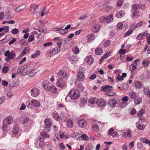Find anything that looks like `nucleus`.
Returning <instances> with one entry per match:
<instances>
[{
  "mask_svg": "<svg viewBox=\"0 0 150 150\" xmlns=\"http://www.w3.org/2000/svg\"><path fill=\"white\" fill-rule=\"evenodd\" d=\"M21 73L23 76H25L28 74L27 69H26V65H23L21 69Z\"/></svg>",
  "mask_w": 150,
  "mask_h": 150,
  "instance_id": "a211bd4d",
  "label": "nucleus"
},
{
  "mask_svg": "<svg viewBox=\"0 0 150 150\" xmlns=\"http://www.w3.org/2000/svg\"><path fill=\"white\" fill-rule=\"evenodd\" d=\"M4 55L7 57L5 59V60L8 62V59H12L14 58L16 56V53L13 51L10 52L9 50H7L5 52Z\"/></svg>",
  "mask_w": 150,
  "mask_h": 150,
  "instance_id": "7ed1b4c3",
  "label": "nucleus"
},
{
  "mask_svg": "<svg viewBox=\"0 0 150 150\" xmlns=\"http://www.w3.org/2000/svg\"><path fill=\"white\" fill-rule=\"evenodd\" d=\"M129 96L132 99H135L136 96V94L134 92H131L129 93Z\"/></svg>",
  "mask_w": 150,
  "mask_h": 150,
  "instance_id": "4c0bfd02",
  "label": "nucleus"
},
{
  "mask_svg": "<svg viewBox=\"0 0 150 150\" xmlns=\"http://www.w3.org/2000/svg\"><path fill=\"white\" fill-rule=\"evenodd\" d=\"M40 54V52L39 50L36 51L35 53L31 55V57L32 58H34L38 56Z\"/></svg>",
  "mask_w": 150,
  "mask_h": 150,
  "instance_id": "c756f323",
  "label": "nucleus"
},
{
  "mask_svg": "<svg viewBox=\"0 0 150 150\" xmlns=\"http://www.w3.org/2000/svg\"><path fill=\"white\" fill-rule=\"evenodd\" d=\"M133 33V31L132 30H129L124 35V37H126L127 36H129L132 34Z\"/></svg>",
  "mask_w": 150,
  "mask_h": 150,
  "instance_id": "603ef678",
  "label": "nucleus"
},
{
  "mask_svg": "<svg viewBox=\"0 0 150 150\" xmlns=\"http://www.w3.org/2000/svg\"><path fill=\"white\" fill-rule=\"evenodd\" d=\"M110 43V41L109 40H107L104 43V47H108Z\"/></svg>",
  "mask_w": 150,
  "mask_h": 150,
  "instance_id": "09e8293b",
  "label": "nucleus"
},
{
  "mask_svg": "<svg viewBox=\"0 0 150 150\" xmlns=\"http://www.w3.org/2000/svg\"><path fill=\"white\" fill-rule=\"evenodd\" d=\"M124 13L123 11H120L117 13L116 16L117 18H120L124 15Z\"/></svg>",
  "mask_w": 150,
  "mask_h": 150,
  "instance_id": "e433bc0d",
  "label": "nucleus"
},
{
  "mask_svg": "<svg viewBox=\"0 0 150 150\" xmlns=\"http://www.w3.org/2000/svg\"><path fill=\"white\" fill-rule=\"evenodd\" d=\"M149 61L146 59L144 60L142 64L144 66H146L148 65L149 64Z\"/></svg>",
  "mask_w": 150,
  "mask_h": 150,
  "instance_id": "8fccbe9b",
  "label": "nucleus"
},
{
  "mask_svg": "<svg viewBox=\"0 0 150 150\" xmlns=\"http://www.w3.org/2000/svg\"><path fill=\"white\" fill-rule=\"evenodd\" d=\"M106 103L105 100L102 98L99 99L98 100L97 99V101L96 103Z\"/></svg>",
  "mask_w": 150,
  "mask_h": 150,
  "instance_id": "864d4df0",
  "label": "nucleus"
},
{
  "mask_svg": "<svg viewBox=\"0 0 150 150\" xmlns=\"http://www.w3.org/2000/svg\"><path fill=\"white\" fill-rule=\"evenodd\" d=\"M57 86L58 87L63 88L67 86V83L65 81L62 79H58L56 82Z\"/></svg>",
  "mask_w": 150,
  "mask_h": 150,
  "instance_id": "39448f33",
  "label": "nucleus"
},
{
  "mask_svg": "<svg viewBox=\"0 0 150 150\" xmlns=\"http://www.w3.org/2000/svg\"><path fill=\"white\" fill-rule=\"evenodd\" d=\"M68 32V31L66 30L65 29H62V28L61 29L60 31V33L62 35H65L67 34Z\"/></svg>",
  "mask_w": 150,
  "mask_h": 150,
  "instance_id": "a18cd8bd",
  "label": "nucleus"
},
{
  "mask_svg": "<svg viewBox=\"0 0 150 150\" xmlns=\"http://www.w3.org/2000/svg\"><path fill=\"white\" fill-rule=\"evenodd\" d=\"M140 141L146 144H148L150 146V141L146 138H141L140 139Z\"/></svg>",
  "mask_w": 150,
  "mask_h": 150,
  "instance_id": "f704fd0d",
  "label": "nucleus"
},
{
  "mask_svg": "<svg viewBox=\"0 0 150 150\" xmlns=\"http://www.w3.org/2000/svg\"><path fill=\"white\" fill-rule=\"evenodd\" d=\"M146 36L145 33H142L139 34L137 37V39L140 40L143 38L144 37Z\"/></svg>",
  "mask_w": 150,
  "mask_h": 150,
  "instance_id": "c85d7f7f",
  "label": "nucleus"
},
{
  "mask_svg": "<svg viewBox=\"0 0 150 150\" xmlns=\"http://www.w3.org/2000/svg\"><path fill=\"white\" fill-rule=\"evenodd\" d=\"M82 132H76L72 134L71 135V136L75 138H77L79 137L80 135L81 134Z\"/></svg>",
  "mask_w": 150,
  "mask_h": 150,
  "instance_id": "a878e982",
  "label": "nucleus"
},
{
  "mask_svg": "<svg viewBox=\"0 0 150 150\" xmlns=\"http://www.w3.org/2000/svg\"><path fill=\"white\" fill-rule=\"evenodd\" d=\"M137 128L139 130H142L144 129L145 126L144 125H141L137 124L136 125Z\"/></svg>",
  "mask_w": 150,
  "mask_h": 150,
  "instance_id": "37998d69",
  "label": "nucleus"
},
{
  "mask_svg": "<svg viewBox=\"0 0 150 150\" xmlns=\"http://www.w3.org/2000/svg\"><path fill=\"white\" fill-rule=\"evenodd\" d=\"M112 53V51L110 50L109 52H107L105 53L103 57L105 59L107 58L108 57L110 56L111 54Z\"/></svg>",
  "mask_w": 150,
  "mask_h": 150,
  "instance_id": "7c9ffc66",
  "label": "nucleus"
},
{
  "mask_svg": "<svg viewBox=\"0 0 150 150\" xmlns=\"http://www.w3.org/2000/svg\"><path fill=\"white\" fill-rule=\"evenodd\" d=\"M30 91L31 96L34 97H36L38 96L40 93V90L36 87L32 88Z\"/></svg>",
  "mask_w": 150,
  "mask_h": 150,
  "instance_id": "0eeeda50",
  "label": "nucleus"
},
{
  "mask_svg": "<svg viewBox=\"0 0 150 150\" xmlns=\"http://www.w3.org/2000/svg\"><path fill=\"white\" fill-rule=\"evenodd\" d=\"M60 118L63 122H65L66 120V117L64 115L61 114Z\"/></svg>",
  "mask_w": 150,
  "mask_h": 150,
  "instance_id": "052dcab7",
  "label": "nucleus"
},
{
  "mask_svg": "<svg viewBox=\"0 0 150 150\" xmlns=\"http://www.w3.org/2000/svg\"><path fill=\"white\" fill-rule=\"evenodd\" d=\"M106 16H102L100 17L99 21L100 23H103L106 21Z\"/></svg>",
  "mask_w": 150,
  "mask_h": 150,
  "instance_id": "a19ab883",
  "label": "nucleus"
},
{
  "mask_svg": "<svg viewBox=\"0 0 150 150\" xmlns=\"http://www.w3.org/2000/svg\"><path fill=\"white\" fill-rule=\"evenodd\" d=\"M69 59L72 62H73L77 61L78 58L76 56L72 55L70 57Z\"/></svg>",
  "mask_w": 150,
  "mask_h": 150,
  "instance_id": "bb28decb",
  "label": "nucleus"
},
{
  "mask_svg": "<svg viewBox=\"0 0 150 150\" xmlns=\"http://www.w3.org/2000/svg\"><path fill=\"white\" fill-rule=\"evenodd\" d=\"M26 69H27V71L28 72V74H29L31 71L32 70V67L30 66H28L26 65Z\"/></svg>",
  "mask_w": 150,
  "mask_h": 150,
  "instance_id": "4d7b16f0",
  "label": "nucleus"
},
{
  "mask_svg": "<svg viewBox=\"0 0 150 150\" xmlns=\"http://www.w3.org/2000/svg\"><path fill=\"white\" fill-rule=\"evenodd\" d=\"M113 20V15L110 14L108 16L106 17V21L107 23H109L111 22Z\"/></svg>",
  "mask_w": 150,
  "mask_h": 150,
  "instance_id": "b1692460",
  "label": "nucleus"
},
{
  "mask_svg": "<svg viewBox=\"0 0 150 150\" xmlns=\"http://www.w3.org/2000/svg\"><path fill=\"white\" fill-rule=\"evenodd\" d=\"M13 117L11 115H9L7 116L3 121L4 125L6 124L10 125L13 123Z\"/></svg>",
  "mask_w": 150,
  "mask_h": 150,
  "instance_id": "423d86ee",
  "label": "nucleus"
},
{
  "mask_svg": "<svg viewBox=\"0 0 150 150\" xmlns=\"http://www.w3.org/2000/svg\"><path fill=\"white\" fill-rule=\"evenodd\" d=\"M53 117L55 119L58 121L60 119V117H59V115L57 112H55L54 113Z\"/></svg>",
  "mask_w": 150,
  "mask_h": 150,
  "instance_id": "72a5a7b5",
  "label": "nucleus"
},
{
  "mask_svg": "<svg viewBox=\"0 0 150 150\" xmlns=\"http://www.w3.org/2000/svg\"><path fill=\"white\" fill-rule=\"evenodd\" d=\"M12 33L14 34H16L18 33V29L15 28L12 29L11 31Z\"/></svg>",
  "mask_w": 150,
  "mask_h": 150,
  "instance_id": "69168bd1",
  "label": "nucleus"
},
{
  "mask_svg": "<svg viewBox=\"0 0 150 150\" xmlns=\"http://www.w3.org/2000/svg\"><path fill=\"white\" fill-rule=\"evenodd\" d=\"M46 10V8L45 7H44L42 10V11L41 12V16H43L45 14V13H47V12H46L45 10Z\"/></svg>",
  "mask_w": 150,
  "mask_h": 150,
  "instance_id": "5fc2aeb1",
  "label": "nucleus"
},
{
  "mask_svg": "<svg viewBox=\"0 0 150 150\" xmlns=\"http://www.w3.org/2000/svg\"><path fill=\"white\" fill-rule=\"evenodd\" d=\"M49 90L47 91H50L52 93H55L57 91V88L53 85H52L49 86Z\"/></svg>",
  "mask_w": 150,
  "mask_h": 150,
  "instance_id": "f3484780",
  "label": "nucleus"
},
{
  "mask_svg": "<svg viewBox=\"0 0 150 150\" xmlns=\"http://www.w3.org/2000/svg\"><path fill=\"white\" fill-rule=\"evenodd\" d=\"M94 62V59L91 56H88L86 57L84 61V63L88 65H91Z\"/></svg>",
  "mask_w": 150,
  "mask_h": 150,
  "instance_id": "6e6552de",
  "label": "nucleus"
},
{
  "mask_svg": "<svg viewBox=\"0 0 150 150\" xmlns=\"http://www.w3.org/2000/svg\"><path fill=\"white\" fill-rule=\"evenodd\" d=\"M28 117L25 115H22L20 118V121L21 123L25 124L27 123L29 121Z\"/></svg>",
  "mask_w": 150,
  "mask_h": 150,
  "instance_id": "1a4fd4ad",
  "label": "nucleus"
},
{
  "mask_svg": "<svg viewBox=\"0 0 150 150\" xmlns=\"http://www.w3.org/2000/svg\"><path fill=\"white\" fill-rule=\"evenodd\" d=\"M110 1L109 0H107L106 1H105L104 2L105 5H107L106 7V10L107 11H108L110 10H111L112 8V6L107 5H108L110 3Z\"/></svg>",
  "mask_w": 150,
  "mask_h": 150,
  "instance_id": "393cba45",
  "label": "nucleus"
},
{
  "mask_svg": "<svg viewBox=\"0 0 150 150\" xmlns=\"http://www.w3.org/2000/svg\"><path fill=\"white\" fill-rule=\"evenodd\" d=\"M55 136L57 140H60L62 139L64 137V132H57L55 134Z\"/></svg>",
  "mask_w": 150,
  "mask_h": 150,
  "instance_id": "ddd939ff",
  "label": "nucleus"
},
{
  "mask_svg": "<svg viewBox=\"0 0 150 150\" xmlns=\"http://www.w3.org/2000/svg\"><path fill=\"white\" fill-rule=\"evenodd\" d=\"M35 39V37L34 35H31L30 36L28 39V41L29 42H31L33 40H34Z\"/></svg>",
  "mask_w": 150,
  "mask_h": 150,
  "instance_id": "bf43d9fd",
  "label": "nucleus"
},
{
  "mask_svg": "<svg viewBox=\"0 0 150 150\" xmlns=\"http://www.w3.org/2000/svg\"><path fill=\"white\" fill-rule=\"evenodd\" d=\"M123 79V78L120 75L117 76L116 78V81L117 82V81H122Z\"/></svg>",
  "mask_w": 150,
  "mask_h": 150,
  "instance_id": "6e6d98bb",
  "label": "nucleus"
},
{
  "mask_svg": "<svg viewBox=\"0 0 150 150\" xmlns=\"http://www.w3.org/2000/svg\"><path fill=\"white\" fill-rule=\"evenodd\" d=\"M100 25L98 24L95 25L92 28V30L93 32H98L100 29Z\"/></svg>",
  "mask_w": 150,
  "mask_h": 150,
  "instance_id": "aec40b11",
  "label": "nucleus"
},
{
  "mask_svg": "<svg viewBox=\"0 0 150 150\" xmlns=\"http://www.w3.org/2000/svg\"><path fill=\"white\" fill-rule=\"evenodd\" d=\"M78 126L81 128L84 127L87 125V122L86 120L83 119L79 120L78 123Z\"/></svg>",
  "mask_w": 150,
  "mask_h": 150,
  "instance_id": "9b49d317",
  "label": "nucleus"
},
{
  "mask_svg": "<svg viewBox=\"0 0 150 150\" xmlns=\"http://www.w3.org/2000/svg\"><path fill=\"white\" fill-rule=\"evenodd\" d=\"M139 6L136 5H133L132 6L133 10L132 11H137V10L139 7Z\"/></svg>",
  "mask_w": 150,
  "mask_h": 150,
  "instance_id": "680f3d73",
  "label": "nucleus"
},
{
  "mask_svg": "<svg viewBox=\"0 0 150 150\" xmlns=\"http://www.w3.org/2000/svg\"><path fill=\"white\" fill-rule=\"evenodd\" d=\"M97 98L96 97H91L88 100L89 103H95L97 102Z\"/></svg>",
  "mask_w": 150,
  "mask_h": 150,
  "instance_id": "2f4dec72",
  "label": "nucleus"
},
{
  "mask_svg": "<svg viewBox=\"0 0 150 150\" xmlns=\"http://www.w3.org/2000/svg\"><path fill=\"white\" fill-rule=\"evenodd\" d=\"M68 96L71 100H75L79 98L80 93L77 90L73 88L69 91L68 94Z\"/></svg>",
  "mask_w": 150,
  "mask_h": 150,
  "instance_id": "f257e3e1",
  "label": "nucleus"
},
{
  "mask_svg": "<svg viewBox=\"0 0 150 150\" xmlns=\"http://www.w3.org/2000/svg\"><path fill=\"white\" fill-rule=\"evenodd\" d=\"M72 51L74 54H78L79 52V49L77 46L74 47L72 49Z\"/></svg>",
  "mask_w": 150,
  "mask_h": 150,
  "instance_id": "c9c22d12",
  "label": "nucleus"
},
{
  "mask_svg": "<svg viewBox=\"0 0 150 150\" xmlns=\"http://www.w3.org/2000/svg\"><path fill=\"white\" fill-rule=\"evenodd\" d=\"M40 135L45 138H49L50 137L49 135L45 133L44 132H41Z\"/></svg>",
  "mask_w": 150,
  "mask_h": 150,
  "instance_id": "79ce46f5",
  "label": "nucleus"
},
{
  "mask_svg": "<svg viewBox=\"0 0 150 150\" xmlns=\"http://www.w3.org/2000/svg\"><path fill=\"white\" fill-rule=\"evenodd\" d=\"M123 1V0H119L117 1V6H120L122 4Z\"/></svg>",
  "mask_w": 150,
  "mask_h": 150,
  "instance_id": "0e129e2a",
  "label": "nucleus"
},
{
  "mask_svg": "<svg viewBox=\"0 0 150 150\" xmlns=\"http://www.w3.org/2000/svg\"><path fill=\"white\" fill-rule=\"evenodd\" d=\"M67 127L69 128H71L73 126V123L71 120L69 119L67 121Z\"/></svg>",
  "mask_w": 150,
  "mask_h": 150,
  "instance_id": "cd10ccee",
  "label": "nucleus"
},
{
  "mask_svg": "<svg viewBox=\"0 0 150 150\" xmlns=\"http://www.w3.org/2000/svg\"><path fill=\"white\" fill-rule=\"evenodd\" d=\"M119 53L121 54H125L126 53V51L125 50L121 49L119 51Z\"/></svg>",
  "mask_w": 150,
  "mask_h": 150,
  "instance_id": "774afa93",
  "label": "nucleus"
},
{
  "mask_svg": "<svg viewBox=\"0 0 150 150\" xmlns=\"http://www.w3.org/2000/svg\"><path fill=\"white\" fill-rule=\"evenodd\" d=\"M67 75V71L64 70H60L57 74L58 79H63L65 78Z\"/></svg>",
  "mask_w": 150,
  "mask_h": 150,
  "instance_id": "20e7f679",
  "label": "nucleus"
},
{
  "mask_svg": "<svg viewBox=\"0 0 150 150\" xmlns=\"http://www.w3.org/2000/svg\"><path fill=\"white\" fill-rule=\"evenodd\" d=\"M92 129L93 130L97 132L99 130V127L98 126L96 125H93L92 126Z\"/></svg>",
  "mask_w": 150,
  "mask_h": 150,
  "instance_id": "3c124183",
  "label": "nucleus"
},
{
  "mask_svg": "<svg viewBox=\"0 0 150 150\" xmlns=\"http://www.w3.org/2000/svg\"><path fill=\"white\" fill-rule=\"evenodd\" d=\"M38 7V5L34 4H32L30 6V10L31 11L34 12Z\"/></svg>",
  "mask_w": 150,
  "mask_h": 150,
  "instance_id": "473e14b6",
  "label": "nucleus"
},
{
  "mask_svg": "<svg viewBox=\"0 0 150 150\" xmlns=\"http://www.w3.org/2000/svg\"><path fill=\"white\" fill-rule=\"evenodd\" d=\"M45 127L47 128H50L52 126V123L50 119H46L45 120Z\"/></svg>",
  "mask_w": 150,
  "mask_h": 150,
  "instance_id": "412c9836",
  "label": "nucleus"
},
{
  "mask_svg": "<svg viewBox=\"0 0 150 150\" xmlns=\"http://www.w3.org/2000/svg\"><path fill=\"white\" fill-rule=\"evenodd\" d=\"M30 51V49L28 48H25L23 51L22 53V56L24 55L27 52Z\"/></svg>",
  "mask_w": 150,
  "mask_h": 150,
  "instance_id": "de8ad7c7",
  "label": "nucleus"
},
{
  "mask_svg": "<svg viewBox=\"0 0 150 150\" xmlns=\"http://www.w3.org/2000/svg\"><path fill=\"white\" fill-rule=\"evenodd\" d=\"M137 65L134 64H132L130 65L129 69L131 71H133L137 68Z\"/></svg>",
  "mask_w": 150,
  "mask_h": 150,
  "instance_id": "c03bdc74",
  "label": "nucleus"
},
{
  "mask_svg": "<svg viewBox=\"0 0 150 150\" xmlns=\"http://www.w3.org/2000/svg\"><path fill=\"white\" fill-rule=\"evenodd\" d=\"M36 72L35 71V70L33 69L32 68V70L30 73H29V76L31 77H33L35 75Z\"/></svg>",
  "mask_w": 150,
  "mask_h": 150,
  "instance_id": "49530a36",
  "label": "nucleus"
},
{
  "mask_svg": "<svg viewBox=\"0 0 150 150\" xmlns=\"http://www.w3.org/2000/svg\"><path fill=\"white\" fill-rule=\"evenodd\" d=\"M87 39L89 42H91L94 40L95 39V37L93 34L88 35L87 36Z\"/></svg>",
  "mask_w": 150,
  "mask_h": 150,
  "instance_id": "6ab92c4d",
  "label": "nucleus"
},
{
  "mask_svg": "<svg viewBox=\"0 0 150 150\" xmlns=\"http://www.w3.org/2000/svg\"><path fill=\"white\" fill-rule=\"evenodd\" d=\"M112 89L111 86L109 85L103 86L101 87V90L104 92H107L106 95L110 96H115L116 95L115 93L110 92Z\"/></svg>",
  "mask_w": 150,
  "mask_h": 150,
  "instance_id": "f03ea898",
  "label": "nucleus"
},
{
  "mask_svg": "<svg viewBox=\"0 0 150 150\" xmlns=\"http://www.w3.org/2000/svg\"><path fill=\"white\" fill-rule=\"evenodd\" d=\"M123 23L122 22H119L117 25V28L119 29H121L123 27Z\"/></svg>",
  "mask_w": 150,
  "mask_h": 150,
  "instance_id": "e2e57ef3",
  "label": "nucleus"
},
{
  "mask_svg": "<svg viewBox=\"0 0 150 150\" xmlns=\"http://www.w3.org/2000/svg\"><path fill=\"white\" fill-rule=\"evenodd\" d=\"M77 79L79 81H82L84 80L85 76L84 73L82 71H79L77 74Z\"/></svg>",
  "mask_w": 150,
  "mask_h": 150,
  "instance_id": "f8f14e48",
  "label": "nucleus"
},
{
  "mask_svg": "<svg viewBox=\"0 0 150 150\" xmlns=\"http://www.w3.org/2000/svg\"><path fill=\"white\" fill-rule=\"evenodd\" d=\"M133 85L136 88L140 89L143 87L142 84L138 81H134L133 83Z\"/></svg>",
  "mask_w": 150,
  "mask_h": 150,
  "instance_id": "4468645a",
  "label": "nucleus"
},
{
  "mask_svg": "<svg viewBox=\"0 0 150 150\" xmlns=\"http://www.w3.org/2000/svg\"><path fill=\"white\" fill-rule=\"evenodd\" d=\"M108 134L109 135H112L113 137H116L118 136L117 133L116 132H114V129L112 128H111L109 130Z\"/></svg>",
  "mask_w": 150,
  "mask_h": 150,
  "instance_id": "dca6fc26",
  "label": "nucleus"
},
{
  "mask_svg": "<svg viewBox=\"0 0 150 150\" xmlns=\"http://www.w3.org/2000/svg\"><path fill=\"white\" fill-rule=\"evenodd\" d=\"M131 132L129 130H128L127 131V133L123 132L122 134V136L124 137H131Z\"/></svg>",
  "mask_w": 150,
  "mask_h": 150,
  "instance_id": "4be33fe9",
  "label": "nucleus"
},
{
  "mask_svg": "<svg viewBox=\"0 0 150 150\" xmlns=\"http://www.w3.org/2000/svg\"><path fill=\"white\" fill-rule=\"evenodd\" d=\"M60 47L59 46L56 47L53 50V54H55L58 53L60 50Z\"/></svg>",
  "mask_w": 150,
  "mask_h": 150,
  "instance_id": "58836bf2",
  "label": "nucleus"
},
{
  "mask_svg": "<svg viewBox=\"0 0 150 150\" xmlns=\"http://www.w3.org/2000/svg\"><path fill=\"white\" fill-rule=\"evenodd\" d=\"M132 17L134 18H136L139 16V13L138 11H132Z\"/></svg>",
  "mask_w": 150,
  "mask_h": 150,
  "instance_id": "ea45409f",
  "label": "nucleus"
},
{
  "mask_svg": "<svg viewBox=\"0 0 150 150\" xmlns=\"http://www.w3.org/2000/svg\"><path fill=\"white\" fill-rule=\"evenodd\" d=\"M50 83L49 81L45 80H44L42 83V86L44 89L46 91H47L49 90V86H48Z\"/></svg>",
  "mask_w": 150,
  "mask_h": 150,
  "instance_id": "2eb2a0df",
  "label": "nucleus"
},
{
  "mask_svg": "<svg viewBox=\"0 0 150 150\" xmlns=\"http://www.w3.org/2000/svg\"><path fill=\"white\" fill-rule=\"evenodd\" d=\"M5 14L4 12H0V20H2L4 18Z\"/></svg>",
  "mask_w": 150,
  "mask_h": 150,
  "instance_id": "338daca9",
  "label": "nucleus"
},
{
  "mask_svg": "<svg viewBox=\"0 0 150 150\" xmlns=\"http://www.w3.org/2000/svg\"><path fill=\"white\" fill-rule=\"evenodd\" d=\"M103 50L101 47H97L95 50V53L96 54L100 55L103 53Z\"/></svg>",
  "mask_w": 150,
  "mask_h": 150,
  "instance_id": "5701e85b",
  "label": "nucleus"
},
{
  "mask_svg": "<svg viewBox=\"0 0 150 150\" xmlns=\"http://www.w3.org/2000/svg\"><path fill=\"white\" fill-rule=\"evenodd\" d=\"M12 132L13 135L16 136L17 137H19L21 134V132L19 131L18 127L17 126L14 127Z\"/></svg>",
  "mask_w": 150,
  "mask_h": 150,
  "instance_id": "9d476101",
  "label": "nucleus"
},
{
  "mask_svg": "<svg viewBox=\"0 0 150 150\" xmlns=\"http://www.w3.org/2000/svg\"><path fill=\"white\" fill-rule=\"evenodd\" d=\"M145 110L144 109H142L140 112H139L137 114V115L138 117H141L143 114L145 112Z\"/></svg>",
  "mask_w": 150,
  "mask_h": 150,
  "instance_id": "13d9d810",
  "label": "nucleus"
}]
</instances>
